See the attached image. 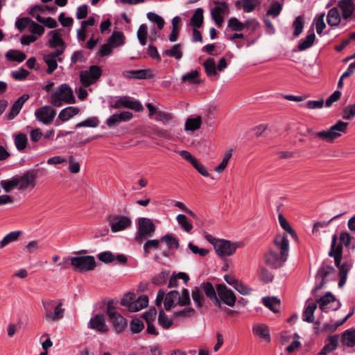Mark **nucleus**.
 <instances>
[{
	"mask_svg": "<svg viewBox=\"0 0 355 355\" xmlns=\"http://www.w3.org/2000/svg\"><path fill=\"white\" fill-rule=\"evenodd\" d=\"M106 314L116 333L123 331L127 327V320L116 311L112 303L109 302L106 309Z\"/></svg>",
	"mask_w": 355,
	"mask_h": 355,
	"instance_id": "obj_8",
	"label": "nucleus"
},
{
	"mask_svg": "<svg viewBox=\"0 0 355 355\" xmlns=\"http://www.w3.org/2000/svg\"><path fill=\"white\" fill-rule=\"evenodd\" d=\"M216 291L218 298L220 300L221 304L224 303L230 307H233L235 305L236 298L231 289L224 284H219L216 288Z\"/></svg>",
	"mask_w": 355,
	"mask_h": 355,
	"instance_id": "obj_16",
	"label": "nucleus"
},
{
	"mask_svg": "<svg viewBox=\"0 0 355 355\" xmlns=\"http://www.w3.org/2000/svg\"><path fill=\"white\" fill-rule=\"evenodd\" d=\"M79 112L80 109L78 107L69 106L64 108L60 112L58 119L62 121H67L74 116L78 114Z\"/></svg>",
	"mask_w": 355,
	"mask_h": 355,
	"instance_id": "obj_29",
	"label": "nucleus"
},
{
	"mask_svg": "<svg viewBox=\"0 0 355 355\" xmlns=\"http://www.w3.org/2000/svg\"><path fill=\"white\" fill-rule=\"evenodd\" d=\"M147 18L152 22L155 23L157 26L159 30H162L164 26V20L161 16L155 12H150L147 14Z\"/></svg>",
	"mask_w": 355,
	"mask_h": 355,
	"instance_id": "obj_58",
	"label": "nucleus"
},
{
	"mask_svg": "<svg viewBox=\"0 0 355 355\" xmlns=\"http://www.w3.org/2000/svg\"><path fill=\"white\" fill-rule=\"evenodd\" d=\"M261 3V0H238L235 2V6L241 9L244 12H251Z\"/></svg>",
	"mask_w": 355,
	"mask_h": 355,
	"instance_id": "obj_23",
	"label": "nucleus"
},
{
	"mask_svg": "<svg viewBox=\"0 0 355 355\" xmlns=\"http://www.w3.org/2000/svg\"><path fill=\"white\" fill-rule=\"evenodd\" d=\"M106 220L110 227L111 231L114 233L123 231L132 224V221L129 217L116 214L107 216Z\"/></svg>",
	"mask_w": 355,
	"mask_h": 355,
	"instance_id": "obj_10",
	"label": "nucleus"
},
{
	"mask_svg": "<svg viewBox=\"0 0 355 355\" xmlns=\"http://www.w3.org/2000/svg\"><path fill=\"white\" fill-rule=\"evenodd\" d=\"M71 264L74 270L88 271L96 267V261L93 256H78L70 259Z\"/></svg>",
	"mask_w": 355,
	"mask_h": 355,
	"instance_id": "obj_11",
	"label": "nucleus"
},
{
	"mask_svg": "<svg viewBox=\"0 0 355 355\" xmlns=\"http://www.w3.org/2000/svg\"><path fill=\"white\" fill-rule=\"evenodd\" d=\"M203 12V9L201 8H198L195 10L190 19V24L193 28H200L202 26L204 20Z\"/></svg>",
	"mask_w": 355,
	"mask_h": 355,
	"instance_id": "obj_32",
	"label": "nucleus"
},
{
	"mask_svg": "<svg viewBox=\"0 0 355 355\" xmlns=\"http://www.w3.org/2000/svg\"><path fill=\"white\" fill-rule=\"evenodd\" d=\"M205 72L209 77L215 76L217 75L216 66L215 61L213 58H208L203 64Z\"/></svg>",
	"mask_w": 355,
	"mask_h": 355,
	"instance_id": "obj_45",
	"label": "nucleus"
},
{
	"mask_svg": "<svg viewBox=\"0 0 355 355\" xmlns=\"http://www.w3.org/2000/svg\"><path fill=\"white\" fill-rule=\"evenodd\" d=\"M317 302L319 304L320 309L325 312L336 311L341 306L340 302L330 292H327Z\"/></svg>",
	"mask_w": 355,
	"mask_h": 355,
	"instance_id": "obj_12",
	"label": "nucleus"
},
{
	"mask_svg": "<svg viewBox=\"0 0 355 355\" xmlns=\"http://www.w3.org/2000/svg\"><path fill=\"white\" fill-rule=\"evenodd\" d=\"M317 309V303L312 302L307 305L303 312V320L307 322L311 323L314 321V312Z\"/></svg>",
	"mask_w": 355,
	"mask_h": 355,
	"instance_id": "obj_35",
	"label": "nucleus"
},
{
	"mask_svg": "<svg viewBox=\"0 0 355 355\" xmlns=\"http://www.w3.org/2000/svg\"><path fill=\"white\" fill-rule=\"evenodd\" d=\"M348 125V123L340 120L327 129L314 132L309 128L307 132L313 135L315 139H320L324 142L331 144L343 134L347 133Z\"/></svg>",
	"mask_w": 355,
	"mask_h": 355,
	"instance_id": "obj_2",
	"label": "nucleus"
},
{
	"mask_svg": "<svg viewBox=\"0 0 355 355\" xmlns=\"http://www.w3.org/2000/svg\"><path fill=\"white\" fill-rule=\"evenodd\" d=\"M21 234L20 231L11 232L6 234L2 240L0 241V249L5 248L8 244L17 241Z\"/></svg>",
	"mask_w": 355,
	"mask_h": 355,
	"instance_id": "obj_38",
	"label": "nucleus"
},
{
	"mask_svg": "<svg viewBox=\"0 0 355 355\" xmlns=\"http://www.w3.org/2000/svg\"><path fill=\"white\" fill-rule=\"evenodd\" d=\"M338 7L342 11V17L345 19L349 18L354 10V5L352 0H340Z\"/></svg>",
	"mask_w": 355,
	"mask_h": 355,
	"instance_id": "obj_25",
	"label": "nucleus"
},
{
	"mask_svg": "<svg viewBox=\"0 0 355 355\" xmlns=\"http://www.w3.org/2000/svg\"><path fill=\"white\" fill-rule=\"evenodd\" d=\"M182 81L183 83H188L189 84H197L200 82L199 80V72L197 70L191 71L182 77Z\"/></svg>",
	"mask_w": 355,
	"mask_h": 355,
	"instance_id": "obj_46",
	"label": "nucleus"
},
{
	"mask_svg": "<svg viewBox=\"0 0 355 355\" xmlns=\"http://www.w3.org/2000/svg\"><path fill=\"white\" fill-rule=\"evenodd\" d=\"M258 275L259 279L264 283L270 282L273 279L272 274L263 266L259 267L258 270Z\"/></svg>",
	"mask_w": 355,
	"mask_h": 355,
	"instance_id": "obj_55",
	"label": "nucleus"
},
{
	"mask_svg": "<svg viewBox=\"0 0 355 355\" xmlns=\"http://www.w3.org/2000/svg\"><path fill=\"white\" fill-rule=\"evenodd\" d=\"M252 332L261 340L269 343L270 341V331L264 324H255L252 327Z\"/></svg>",
	"mask_w": 355,
	"mask_h": 355,
	"instance_id": "obj_24",
	"label": "nucleus"
},
{
	"mask_svg": "<svg viewBox=\"0 0 355 355\" xmlns=\"http://www.w3.org/2000/svg\"><path fill=\"white\" fill-rule=\"evenodd\" d=\"M192 299L197 307H201L204 302V296L199 288H195L191 293Z\"/></svg>",
	"mask_w": 355,
	"mask_h": 355,
	"instance_id": "obj_57",
	"label": "nucleus"
},
{
	"mask_svg": "<svg viewBox=\"0 0 355 355\" xmlns=\"http://www.w3.org/2000/svg\"><path fill=\"white\" fill-rule=\"evenodd\" d=\"M210 242L216 254L222 259L233 255L239 247V243L225 239H213Z\"/></svg>",
	"mask_w": 355,
	"mask_h": 355,
	"instance_id": "obj_5",
	"label": "nucleus"
},
{
	"mask_svg": "<svg viewBox=\"0 0 355 355\" xmlns=\"http://www.w3.org/2000/svg\"><path fill=\"white\" fill-rule=\"evenodd\" d=\"M334 269L333 267L329 266H322L318 271L316 278L320 281L319 284L316 285L315 288L319 290L322 288L323 285L325 284V278L334 272Z\"/></svg>",
	"mask_w": 355,
	"mask_h": 355,
	"instance_id": "obj_26",
	"label": "nucleus"
},
{
	"mask_svg": "<svg viewBox=\"0 0 355 355\" xmlns=\"http://www.w3.org/2000/svg\"><path fill=\"white\" fill-rule=\"evenodd\" d=\"M161 241L157 239L148 240L144 245L143 250L145 255H147L150 250H157L159 247Z\"/></svg>",
	"mask_w": 355,
	"mask_h": 355,
	"instance_id": "obj_53",
	"label": "nucleus"
},
{
	"mask_svg": "<svg viewBox=\"0 0 355 355\" xmlns=\"http://www.w3.org/2000/svg\"><path fill=\"white\" fill-rule=\"evenodd\" d=\"M278 219L281 227L293 239H296L297 237L296 232L293 230V229L291 227L286 219L282 216V214H279L278 216Z\"/></svg>",
	"mask_w": 355,
	"mask_h": 355,
	"instance_id": "obj_50",
	"label": "nucleus"
},
{
	"mask_svg": "<svg viewBox=\"0 0 355 355\" xmlns=\"http://www.w3.org/2000/svg\"><path fill=\"white\" fill-rule=\"evenodd\" d=\"M160 241L165 243L168 249H178L179 248V242L172 234H165L160 239Z\"/></svg>",
	"mask_w": 355,
	"mask_h": 355,
	"instance_id": "obj_43",
	"label": "nucleus"
},
{
	"mask_svg": "<svg viewBox=\"0 0 355 355\" xmlns=\"http://www.w3.org/2000/svg\"><path fill=\"white\" fill-rule=\"evenodd\" d=\"M30 25L28 31L33 34V35H37V36H41L44 33V28L35 23L34 21L31 19L30 21Z\"/></svg>",
	"mask_w": 355,
	"mask_h": 355,
	"instance_id": "obj_61",
	"label": "nucleus"
},
{
	"mask_svg": "<svg viewBox=\"0 0 355 355\" xmlns=\"http://www.w3.org/2000/svg\"><path fill=\"white\" fill-rule=\"evenodd\" d=\"M14 143L19 151H23L28 144V138L24 133H18L14 136Z\"/></svg>",
	"mask_w": 355,
	"mask_h": 355,
	"instance_id": "obj_36",
	"label": "nucleus"
},
{
	"mask_svg": "<svg viewBox=\"0 0 355 355\" xmlns=\"http://www.w3.org/2000/svg\"><path fill=\"white\" fill-rule=\"evenodd\" d=\"M180 293L177 291L169 292L165 297L164 307L166 310H170L175 303L178 304Z\"/></svg>",
	"mask_w": 355,
	"mask_h": 355,
	"instance_id": "obj_33",
	"label": "nucleus"
},
{
	"mask_svg": "<svg viewBox=\"0 0 355 355\" xmlns=\"http://www.w3.org/2000/svg\"><path fill=\"white\" fill-rule=\"evenodd\" d=\"M263 304L272 311L277 313L280 307V301L275 297H266L262 298Z\"/></svg>",
	"mask_w": 355,
	"mask_h": 355,
	"instance_id": "obj_34",
	"label": "nucleus"
},
{
	"mask_svg": "<svg viewBox=\"0 0 355 355\" xmlns=\"http://www.w3.org/2000/svg\"><path fill=\"white\" fill-rule=\"evenodd\" d=\"M180 155L189 163H190L196 170L204 177H209V173L206 166L200 163L198 160L191 155L189 151L183 150L179 152Z\"/></svg>",
	"mask_w": 355,
	"mask_h": 355,
	"instance_id": "obj_17",
	"label": "nucleus"
},
{
	"mask_svg": "<svg viewBox=\"0 0 355 355\" xmlns=\"http://www.w3.org/2000/svg\"><path fill=\"white\" fill-rule=\"evenodd\" d=\"M17 183V178L15 176L10 179L1 181L0 184L5 191L9 192L14 189H18Z\"/></svg>",
	"mask_w": 355,
	"mask_h": 355,
	"instance_id": "obj_49",
	"label": "nucleus"
},
{
	"mask_svg": "<svg viewBox=\"0 0 355 355\" xmlns=\"http://www.w3.org/2000/svg\"><path fill=\"white\" fill-rule=\"evenodd\" d=\"M6 58L8 60L21 62L26 59V56L22 51L18 50H9L6 54Z\"/></svg>",
	"mask_w": 355,
	"mask_h": 355,
	"instance_id": "obj_41",
	"label": "nucleus"
},
{
	"mask_svg": "<svg viewBox=\"0 0 355 355\" xmlns=\"http://www.w3.org/2000/svg\"><path fill=\"white\" fill-rule=\"evenodd\" d=\"M337 236L334 235L331 239V250L329 252V256L334 257L335 263L339 269V276L347 277L350 265L343 263L340 265L342 259L343 247L340 245H337Z\"/></svg>",
	"mask_w": 355,
	"mask_h": 355,
	"instance_id": "obj_6",
	"label": "nucleus"
},
{
	"mask_svg": "<svg viewBox=\"0 0 355 355\" xmlns=\"http://www.w3.org/2000/svg\"><path fill=\"white\" fill-rule=\"evenodd\" d=\"M342 343L347 347L355 346V329L345 331L343 334Z\"/></svg>",
	"mask_w": 355,
	"mask_h": 355,
	"instance_id": "obj_40",
	"label": "nucleus"
},
{
	"mask_svg": "<svg viewBox=\"0 0 355 355\" xmlns=\"http://www.w3.org/2000/svg\"><path fill=\"white\" fill-rule=\"evenodd\" d=\"M56 111L50 105H44L35 112V116L40 122L48 125L53 122Z\"/></svg>",
	"mask_w": 355,
	"mask_h": 355,
	"instance_id": "obj_15",
	"label": "nucleus"
},
{
	"mask_svg": "<svg viewBox=\"0 0 355 355\" xmlns=\"http://www.w3.org/2000/svg\"><path fill=\"white\" fill-rule=\"evenodd\" d=\"M227 28L233 31H242L245 28V24L236 17H231L227 21Z\"/></svg>",
	"mask_w": 355,
	"mask_h": 355,
	"instance_id": "obj_51",
	"label": "nucleus"
},
{
	"mask_svg": "<svg viewBox=\"0 0 355 355\" xmlns=\"http://www.w3.org/2000/svg\"><path fill=\"white\" fill-rule=\"evenodd\" d=\"M61 300H49L42 302V318L48 322H55L64 317V309Z\"/></svg>",
	"mask_w": 355,
	"mask_h": 355,
	"instance_id": "obj_4",
	"label": "nucleus"
},
{
	"mask_svg": "<svg viewBox=\"0 0 355 355\" xmlns=\"http://www.w3.org/2000/svg\"><path fill=\"white\" fill-rule=\"evenodd\" d=\"M282 9V6L278 1L272 3L267 11V15L274 17L278 16Z\"/></svg>",
	"mask_w": 355,
	"mask_h": 355,
	"instance_id": "obj_63",
	"label": "nucleus"
},
{
	"mask_svg": "<svg viewBox=\"0 0 355 355\" xmlns=\"http://www.w3.org/2000/svg\"><path fill=\"white\" fill-rule=\"evenodd\" d=\"M315 35L313 32L309 34L304 39L301 40L298 44V49L300 51H304L311 47L315 41Z\"/></svg>",
	"mask_w": 355,
	"mask_h": 355,
	"instance_id": "obj_44",
	"label": "nucleus"
},
{
	"mask_svg": "<svg viewBox=\"0 0 355 355\" xmlns=\"http://www.w3.org/2000/svg\"><path fill=\"white\" fill-rule=\"evenodd\" d=\"M163 54L175 58L177 60H180L182 58V46L180 44L173 45L171 49H166L163 52Z\"/></svg>",
	"mask_w": 355,
	"mask_h": 355,
	"instance_id": "obj_42",
	"label": "nucleus"
},
{
	"mask_svg": "<svg viewBox=\"0 0 355 355\" xmlns=\"http://www.w3.org/2000/svg\"><path fill=\"white\" fill-rule=\"evenodd\" d=\"M148 304V297L146 295H141L135 298L133 306H131L132 312H137L146 307Z\"/></svg>",
	"mask_w": 355,
	"mask_h": 355,
	"instance_id": "obj_39",
	"label": "nucleus"
},
{
	"mask_svg": "<svg viewBox=\"0 0 355 355\" xmlns=\"http://www.w3.org/2000/svg\"><path fill=\"white\" fill-rule=\"evenodd\" d=\"M169 271H162L152 279L153 284L161 286L165 284L169 277Z\"/></svg>",
	"mask_w": 355,
	"mask_h": 355,
	"instance_id": "obj_56",
	"label": "nucleus"
},
{
	"mask_svg": "<svg viewBox=\"0 0 355 355\" xmlns=\"http://www.w3.org/2000/svg\"><path fill=\"white\" fill-rule=\"evenodd\" d=\"M28 98L29 95L23 94L17 100H16L12 105L10 111L6 115V119L8 120H12L15 116H17L21 111L24 103L28 101Z\"/></svg>",
	"mask_w": 355,
	"mask_h": 355,
	"instance_id": "obj_20",
	"label": "nucleus"
},
{
	"mask_svg": "<svg viewBox=\"0 0 355 355\" xmlns=\"http://www.w3.org/2000/svg\"><path fill=\"white\" fill-rule=\"evenodd\" d=\"M122 75L126 78L135 79H147L153 77L151 71L148 69L126 70L123 71Z\"/></svg>",
	"mask_w": 355,
	"mask_h": 355,
	"instance_id": "obj_22",
	"label": "nucleus"
},
{
	"mask_svg": "<svg viewBox=\"0 0 355 355\" xmlns=\"http://www.w3.org/2000/svg\"><path fill=\"white\" fill-rule=\"evenodd\" d=\"M355 116V104H352L345 107L343 111V119L345 120H351Z\"/></svg>",
	"mask_w": 355,
	"mask_h": 355,
	"instance_id": "obj_64",
	"label": "nucleus"
},
{
	"mask_svg": "<svg viewBox=\"0 0 355 355\" xmlns=\"http://www.w3.org/2000/svg\"><path fill=\"white\" fill-rule=\"evenodd\" d=\"M177 222L181 225L182 230L186 232H190L193 228V225L188 220L187 216L184 214H178L176 216Z\"/></svg>",
	"mask_w": 355,
	"mask_h": 355,
	"instance_id": "obj_47",
	"label": "nucleus"
},
{
	"mask_svg": "<svg viewBox=\"0 0 355 355\" xmlns=\"http://www.w3.org/2000/svg\"><path fill=\"white\" fill-rule=\"evenodd\" d=\"M36 19L38 22L42 24L49 28H55L58 26L56 20L52 17H42L40 15H37Z\"/></svg>",
	"mask_w": 355,
	"mask_h": 355,
	"instance_id": "obj_54",
	"label": "nucleus"
},
{
	"mask_svg": "<svg viewBox=\"0 0 355 355\" xmlns=\"http://www.w3.org/2000/svg\"><path fill=\"white\" fill-rule=\"evenodd\" d=\"M135 298L136 296L134 293H128L121 299V304L123 306H127L128 308V310L131 311V306H133L132 304L135 302Z\"/></svg>",
	"mask_w": 355,
	"mask_h": 355,
	"instance_id": "obj_62",
	"label": "nucleus"
},
{
	"mask_svg": "<svg viewBox=\"0 0 355 355\" xmlns=\"http://www.w3.org/2000/svg\"><path fill=\"white\" fill-rule=\"evenodd\" d=\"M108 42L113 48H117L125 43V36L122 32L114 31L108 39Z\"/></svg>",
	"mask_w": 355,
	"mask_h": 355,
	"instance_id": "obj_31",
	"label": "nucleus"
},
{
	"mask_svg": "<svg viewBox=\"0 0 355 355\" xmlns=\"http://www.w3.org/2000/svg\"><path fill=\"white\" fill-rule=\"evenodd\" d=\"M215 6L211 10V15L217 26L220 27L224 21V17L229 7L225 1L214 2Z\"/></svg>",
	"mask_w": 355,
	"mask_h": 355,
	"instance_id": "obj_14",
	"label": "nucleus"
},
{
	"mask_svg": "<svg viewBox=\"0 0 355 355\" xmlns=\"http://www.w3.org/2000/svg\"><path fill=\"white\" fill-rule=\"evenodd\" d=\"M102 69L98 65H92L87 70L81 71L80 72V80L81 84L88 87L96 83L102 76Z\"/></svg>",
	"mask_w": 355,
	"mask_h": 355,
	"instance_id": "obj_9",
	"label": "nucleus"
},
{
	"mask_svg": "<svg viewBox=\"0 0 355 355\" xmlns=\"http://www.w3.org/2000/svg\"><path fill=\"white\" fill-rule=\"evenodd\" d=\"M327 21L329 26H337L341 21V17L338 8L334 7L331 8L327 14Z\"/></svg>",
	"mask_w": 355,
	"mask_h": 355,
	"instance_id": "obj_30",
	"label": "nucleus"
},
{
	"mask_svg": "<svg viewBox=\"0 0 355 355\" xmlns=\"http://www.w3.org/2000/svg\"><path fill=\"white\" fill-rule=\"evenodd\" d=\"M324 13H321L318 15L314 20L315 23L316 32L319 35L322 34L323 30L326 27V24L324 23Z\"/></svg>",
	"mask_w": 355,
	"mask_h": 355,
	"instance_id": "obj_59",
	"label": "nucleus"
},
{
	"mask_svg": "<svg viewBox=\"0 0 355 355\" xmlns=\"http://www.w3.org/2000/svg\"><path fill=\"white\" fill-rule=\"evenodd\" d=\"M202 288L207 297H209L216 306L221 308V302L218 298V294H216L212 284L209 282L205 283L202 285Z\"/></svg>",
	"mask_w": 355,
	"mask_h": 355,
	"instance_id": "obj_27",
	"label": "nucleus"
},
{
	"mask_svg": "<svg viewBox=\"0 0 355 355\" xmlns=\"http://www.w3.org/2000/svg\"><path fill=\"white\" fill-rule=\"evenodd\" d=\"M155 225L150 218L144 217L139 218L135 240L137 242L141 243L148 237L153 236L155 234Z\"/></svg>",
	"mask_w": 355,
	"mask_h": 355,
	"instance_id": "obj_7",
	"label": "nucleus"
},
{
	"mask_svg": "<svg viewBox=\"0 0 355 355\" xmlns=\"http://www.w3.org/2000/svg\"><path fill=\"white\" fill-rule=\"evenodd\" d=\"M137 37L142 46L146 44L148 39V27L146 24H143L140 25L137 32Z\"/></svg>",
	"mask_w": 355,
	"mask_h": 355,
	"instance_id": "obj_48",
	"label": "nucleus"
},
{
	"mask_svg": "<svg viewBox=\"0 0 355 355\" xmlns=\"http://www.w3.org/2000/svg\"><path fill=\"white\" fill-rule=\"evenodd\" d=\"M49 102L54 107H61L64 104L74 103L76 98L71 87L63 83L51 92Z\"/></svg>",
	"mask_w": 355,
	"mask_h": 355,
	"instance_id": "obj_3",
	"label": "nucleus"
},
{
	"mask_svg": "<svg viewBox=\"0 0 355 355\" xmlns=\"http://www.w3.org/2000/svg\"><path fill=\"white\" fill-rule=\"evenodd\" d=\"M50 35H51V38L49 41V46L51 48H55V47H60L59 49H63V51L65 49L64 42L61 38V35L59 31H52L49 32V33Z\"/></svg>",
	"mask_w": 355,
	"mask_h": 355,
	"instance_id": "obj_28",
	"label": "nucleus"
},
{
	"mask_svg": "<svg viewBox=\"0 0 355 355\" xmlns=\"http://www.w3.org/2000/svg\"><path fill=\"white\" fill-rule=\"evenodd\" d=\"M99 125V120L96 116L88 118L76 125V128L88 127L96 128Z\"/></svg>",
	"mask_w": 355,
	"mask_h": 355,
	"instance_id": "obj_52",
	"label": "nucleus"
},
{
	"mask_svg": "<svg viewBox=\"0 0 355 355\" xmlns=\"http://www.w3.org/2000/svg\"><path fill=\"white\" fill-rule=\"evenodd\" d=\"M36 173L28 171L21 176H16L19 190L26 189L28 187L33 188L36 185Z\"/></svg>",
	"mask_w": 355,
	"mask_h": 355,
	"instance_id": "obj_18",
	"label": "nucleus"
},
{
	"mask_svg": "<svg viewBox=\"0 0 355 355\" xmlns=\"http://www.w3.org/2000/svg\"><path fill=\"white\" fill-rule=\"evenodd\" d=\"M288 250L289 241L287 236L278 234L274 238L272 246L265 254V262L272 268H279L287 260Z\"/></svg>",
	"mask_w": 355,
	"mask_h": 355,
	"instance_id": "obj_1",
	"label": "nucleus"
},
{
	"mask_svg": "<svg viewBox=\"0 0 355 355\" xmlns=\"http://www.w3.org/2000/svg\"><path fill=\"white\" fill-rule=\"evenodd\" d=\"M62 53L63 49H57L55 52L44 55V60L48 66L46 70L47 73L51 74L57 69L58 63L56 58L60 56Z\"/></svg>",
	"mask_w": 355,
	"mask_h": 355,
	"instance_id": "obj_21",
	"label": "nucleus"
},
{
	"mask_svg": "<svg viewBox=\"0 0 355 355\" xmlns=\"http://www.w3.org/2000/svg\"><path fill=\"white\" fill-rule=\"evenodd\" d=\"M88 328L101 334H105L109 331V327L106 324L103 314H97L92 318L87 324Z\"/></svg>",
	"mask_w": 355,
	"mask_h": 355,
	"instance_id": "obj_19",
	"label": "nucleus"
},
{
	"mask_svg": "<svg viewBox=\"0 0 355 355\" xmlns=\"http://www.w3.org/2000/svg\"><path fill=\"white\" fill-rule=\"evenodd\" d=\"M202 121L200 116L188 118L185 123L186 131H195L201 126Z\"/></svg>",
	"mask_w": 355,
	"mask_h": 355,
	"instance_id": "obj_37",
	"label": "nucleus"
},
{
	"mask_svg": "<svg viewBox=\"0 0 355 355\" xmlns=\"http://www.w3.org/2000/svg\"><path fill=\"white\" fill-rule=\"evenodd\" d=\"M110 107L114 109L125 107L137 112L142 111L144 109L143 105L139 101H132L128 96L119 97L117 100L110 103Z\"/></svg>",
	"mask_w": 355,
	"mask_h": 355,
	"instance_id": "obj_13",
	"label": "nucleus"
},
{
	"mask_svg": "<svg viewBox=\"0 0 355 355\" xmlns=\"http://www.w3.org/2000/svg\"><path fill=\"white\" fill-rule=\"evenodd\" d=\"M293 27L294 28L293 35L295 37L299 36L302 33L304 28L303 18L301 16H298L295 18L293 24Z\"/></svg>",
	"mask_w": 355,
	"mask_h": 355,
	"instance_id": "obj_60",
	"label": "nucleus"
}]
</instances>
